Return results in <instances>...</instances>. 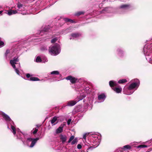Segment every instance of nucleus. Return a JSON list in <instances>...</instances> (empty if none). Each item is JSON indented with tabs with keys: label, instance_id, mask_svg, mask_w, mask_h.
<instances>
[{
	"label": "nucleus",
	"instance_id": "f257e3e1",
	"mask_svg": "<svg viewBox=\"0 0 152 152\" xmlns=\"http://www.w3.org/2000/svg\"><path fill=\"white\" fill-rule=\"evenodd\" d=\"M49 53L52 55L56 56L59 54L61 51V48L58 44L49 47Z\"/></svg>",
	"mask_w": 152,
	"mask_h": 152
},
{
	"label": "nucleus",
	"instance_id": "f03ea898",
	"mask_svg": "<svg viewBox=\"0 0 152 152\" xmlns=\"http://www.w3.org/2000/svg\"><path fill=\"white\" fill-rule=\"evenodd\" d=\"M143 52L146 56H148L151 55L152 52V44L145 45L143 48Z\"/></svg>",
	"mask_w": 152,
	"mask_h": 152
},
{
	"label": "nucleus",
	"instance_id": "7ed1b4c3",
	"mask_svg": "<svg viewBox=\"0 0 152 152\" xmlns=\"http://www.w3.org/2000/svg\"><path fill=\"white\" fill-rule=\"evenodd\" d=\"M18 57H15L13 59L11 60L10 61V63L12 67L15 69V71L18 75H20L19 71L16 68L15 64H18L19 60L18 59Z\"/></svg>",
	"mask_w": 152,
	"mask_h": 152
},
{
	"label": "nucleus",
	"instance_id": "20e7f679",
	"mask_svg": "<svg viewBox=\"0 0 152 152\" xmlns=\"http://www.w3.org/2000/svg\"><path fill=\"white\" fill-rule=\"evenodd\" d=\"M140 84V81L138 79H135L134 82L132 83L128 88L129 90H131L135 88H137Z\"/></svg>",
	"mask_w": 152,
	"mask_h": 152
},
{
	"label": "nucleus",
	"instance_id": "39448f33",
	"mask_svg": "<svg viewBox=\"0 0 152 152\" xmlns=\"http://www.w3.org/2000/svg\"><path fill=\"white\" fill-rule=\"evenodd\" d=\"M66 79L67 80H69L72 83H75L77 79L75 78L74 77H66Z\"/></svg>",
	"mask_w": 152,
	"mask_h": 152
},
{
	"label": "nucleus",
	"instance_id": "423d86ee",
	"mask_svg": "<svg viewBox=\"0 0 152 152\" xmlns=\"http://www.w3.org/2000/svg\"><path fill=\"white\" fill-rule=\"evenodd\" d=\"M3 118L7 121H11V119L7 115L5 114L3 112L1 113Z\"/></svg>",
	"mask_w": 152,
	"mask_h": 152
},
{
	"label": "nucleus",
	"instance_id": "0eeeda50",
	"mask_svg": "<svg viewBox=\"0 0 152 152\" xmlns=\"http://www.w3.org/2000/svg\"><path fill=\"white\" fill-rule=\"evenodd\" d=\"M80 34L78 33H73L71 34V36L70 37V39H75L77 38L80 36Z\"/></svg>",
	"mask_w": 152,
	"mask_h": 152
},
{
	"label": "nucleus",
	"instance_id": "6e6552de",
	"mask_svg": "<svg viewBox=\"0 0 152 152\" xmlns=\"http://www.w3.org/2000/svg\"><path fill=\"white\" fill-rule=\"evenodd\" d=\"M39 139V138H34L32 141L30 145V147L31 148L33 147L35 145V144L37 142V141Z\"/></svg>",
	"mask_w": 152,
	"mask_h": 152
},
{
	"label": "nucleus",
	"instance_id": "1a4fd4ad",
	"mask_svg": "<svg viewBox=\"0 0 152 152\" xmlns=\"http://www.w3.org/2000/svg\"><path fill=\"white\" fill-rule=\"evenodd\" d=\"M67 137L65 135H61L60 136V139L62 141L63 143H64L66 141Z\"/></svg>",
	"mask_w": 152,
	"mask_h": 152
},
{
	"label": "nucleus",
	"instance_id": "9d476101",
	"mask_svg": "<svg viewBox=\"0 0 152 152\" xmlns=\"http://www.w3.org/2000/svg\"><path fill=\"white\" fill-rule=\"evenodd\" d=\"M44 60V61H42L40 57L39 56L37 57L36 58V61L37 62H39L41 61H42L43 62H45L46 61H47V59L46 58H45Z\"/></svg>",
	"mask_w": 152,
	"mask_h": 152
},
{
	"label": "nucleus",
	"instance_id": "9b49d317",
	"mask_svg": "<svg viewBox=\"0 0 152 152\" xmlns=\"http://www.w3.org/2000/svg\"><path fill=\"white\" fill-rule=\"evenodd\" d=\"M109 85L111 87H114L115 86H117L118 85L113 80H111L109 82Z\"/></svg>",
	"mask_w": 152,
	"mask_h": 152
},
{
	"label": "nucleus",
	"instance_id": "f8f14e48",
	"mask_svg": "<svg viewBox=\"0 0 152 152\" xmlns=\"http://www.w3.org/2000/svg\"><path fill=\"white\" fill-rule=\"evenodd\" d=\"M77 102L76 101L73 100L70 101L68 102L67 105L72 106L76 104Z\"/></svg>",
	"mask_w": 152,
	"mask_h": 152
},
{
	"label": "nucleus",
	"instance_id": "ddd939ff",
	"mask_svg": "<svg viewBox=\"0 0 152 152\" xmlns=\"http://www.w3.org/2000/svg\"><path fill=\"white\" fill-rule=\"evenodd\" d=\"M17 13V11L16 10H10L8 11L7 14L9 15H10L12 14H16Z\"/></svg>",
	"mask_w": 152,
	"mask_h": 152
},
{
	"label": "nucleus",
	"instance_id": "4468645a",
	"mask_svg": "<svg viewBox=\"0 0 152 152\" xmlns=\"http://www.w3.org/2000/svg\"><path fill=\"white\" fill-rule=\"evenodd\" d=\"M113 90L115 91L117 93H121L122 90V89L121 88H113Z\"/></svg>",
	"mask_w": 152,
	"mask_h": 152
},
{
	"label": "nucleus",
	"instance_id": "2eb2a0df",
	"mask_svg": "<svg viewBox=\"0 0 152 152\" xmlns=\"http://www.w3.org/2000/svg\"><path fill=\"white\" fill-rule=\"evenodd\" d=\"M111 9L108 7L102 10L101 12L103 13H108L109 11L111 10Z\"/></svg>",
	"mask_w": 152,
	"mask_h": 152
},
{
	"label": "nucleus",
	"instance_id": "dca6fc26",
	"mask_svg": "<svg viewBox=\"0 0 152 152\" xmlns=\"http://www.w3.org/2000/svg\"><path fill=\"white\" fill-rule=\"evenodd\" d=\"M48 29L47 28L45 27L44 28V30L41 31L39 33V35H42L43 34H46V33L48 31Z\"/></svg>",
	"mask_w": 152,
	"mask_h": 152
},
{
	"label": "nucleus",
	"instance_id": "f3484780",
	"mask_svg": "<svg viewBox=\"0 0 152 152\" xmlns=\"http://www.w3.org/2000/svg\"><path fill=\"white\" fill-rule=\"evenodd\" d=\"M106 98V96L104 94H102L99 95L98 97V99L99 100H101Z\"/></svg>",
	"mask_w": 152,
	"mask_h": 152
},
{
	"label": "nucleus",
	"instance_id": "a211bd4d",
	"mask_svg": "<svg viewBox=\"0 0 152 152\" xmlns=\"http://www.w3.org/2000/svg\"><path fill=\"white\" fill-rule=\"evenodd\" d=\"M58 118V117H57L56 116H54L53 117L52 120L51 121V123L53 124H54L56 121L58 120L57 122L56 123H58V120H57V118Z\"/></svg>",
	"mask_w": 152,
	"mask_h": 152
},
{
	"label": "nucleus",
	"instance_id": "6ab92c4d",
	"mask_svg": "<svg viewBox=\"0 0 152 152\" xmlns=\"http://www.w3.org/2000/svg\"><path fill=\"white\" fill-rule=\"evenodd\" d=\"M61 75L59 74V72L58 71H54L51 72L50 74L49 75Z\"/></svg>",
	"mask_w": 152,
	"mask_h": 152
},
{
	"label": "nucleus",
	"instance_id": "aec40b11",
	"mask_svg": "<svg viewBox=\"0 0 152 152\" xmlns=\"http://www.w3.org/2000/svg\"><path fill=\"white\" fill-rule=\"evenodd\" d=\"M63 130V127H59L56 130V133L58 134L61 133Z\"/></svg>",
	"mask_w": 152,
	"mask_h": 152
},
{
	"label": "nucleus",
	"instance_id": "412c9836",
	"mask_svg": "<svg viewBox=\"0 0 152 152\" xmlns=\"http://www.w3.org/2000/svg\"><path fill=\"white\" fill-rule=\"evenodd\" d=\"M117 51L118 54L119 56H122L123 52L121 49H118L117 50Z\"/></svg>",
	"mask_w": 152,
	"mask_h": 152
},
{
	"label": "nucleus",
	"instance_id": "4be33fe9",
	"mask_svg": "<svg viewBox=\"0 0 152 152\" xmlns=\"http://www.w3.org/2000/svg\"><path fill=\"white\" fill-rule=\"evenodd\" d=\"M63 20L66 22H70L71 23H73L74 21L72 20L69 19L67 18H63Z\"/></svg>",
	"mask_w": 152,
	"mask_h": 152
},
{
	"label": "nucleus",
	"instance_id": "5701e85b",
	"mask_svg": "<svg viewBox=\"0 0 152 152\" xmlns=\"http://www.w3.org/2000/svg\"><path fill=\"white\" fill-rule=\"evenodd\" d=\"M127 82V80L125 79H123L119 80L118 83L120 84H123Z\"/></svg>",
	"mask_w": 152,
	"mask_h": 152
},
{
	"label": "nucleus",
	"instance_id": "b1692460",
	"mask_svg": "<svg viewBox=\"0 0 152 152\" xmlns=\"http://www.w3.org/2000/svg\"><path fill=\"white\" fill-rule=\"evenodd\" d=\"M11 129L12 130V132L15 135L16 133V130L15 127L12 125H11Z\"/></svg>",
	"mask_w": 152,
	"mask_h": 152
},
{
	"label": "nucleus",
	"instance_id": "393cba45",
	"mask_svg": "<svg viewBox=\"0 0 152 152\" xmlns=\"http://www.w3.org/2000/svg\"><path fill=\"white\" fill-rule=\"evenodd\" d=\"M131 146L129 145H126L123 147V149L124 150L129 149L131 148Z\"/></svg>",
	"mask_w": 152,
	"mask_h": 152
},
{
	"label": "nucleus",
	"instance_id": "a878e982",
	"mask_svg": "<svg viewBox=\"0 0 152 152\" xmlns=\"http://www.w3.org/2000/svg\"><path fill=\"white\" fill-rule=\"evenodd\" d=\"M30 80L31 81H37L39 80V79L37 77H31L30 78Z\"/></svg>",
	"mask_w": 152,
	"mask_h": 152
},
{
	"label": "nucleus",
	"instance_id": "bb28decb",
	"mask_svg": "<svg viewBox=\"0 0 152 152\" xmlns=\"http://www.w3.org/2000/svg\"><path fill=\"white\" fill-rule=\"evenodd\" d=\"M84 13V12H77L75 14V15L77 16H79L82 14H83Z\"/></svg>",
	"mask_w": 152,
	"mask_h": 152
},
{
	"label": "nucleus",
	"instance_id": "cd10ccee",
	"mask_svg": "<svg viewBox=\"0 0 152 152\" xmlns=\"http://www.w3.org/2000/svg\"><path fill=\"white\" fill-rule=\"evenodd\" d=\"M147 147V145H138L137 146V147L138 148H146Z\"/></svg>",
	"mask_w": 152,
	"mask_h": 152
},
{
	"label": "nucleus",
	"instance_id": "c85d7f7f",
	"mask_svg": "<svg viewBox=\"0 0 152 152\" xmlns=\"http://www.w3.org/2000/svg\"><path fill=\"white\" fill-rule=\"evenodd\" d=\"M74 136L73 135L70 138L69 140L68 141V143H70L72 140H74Z\"/></svg>",
	"mask_w": 152,
	"mask_h": 152
},
{
	"label": "nucleus",
	"instance_id": "c756f323",
	"mask_svg": "<svg viewBox=\"0 0 152 152\" xmlns=\"http://www.w3.org/2000/svg\"><path fill=\"white\" fill-rule=\"evenodd\" d=\"M77 140L76 139H75L72 141L71 142L72 145H74L77 143Z\"/></svg>",
	"mask_w": 152,
	"mask_h": 152
},
{
	"label": "nucleus",
	"instance_id": "7c9ffc66",
	"mask_svg": "<svg viewBox=\"0 0 152 152\" xmlns=\"http://www.w3.org/2000/svg\"><path fill=\"white\" fill-rule=\"evenodd\" d=\"M57 40V38H55L51 40V42L52 43H54L56 42Z\"/></svg>",
	"mask_w": 152,
	"mask_h": 152
},
{
	"label": "nucleus",
	"instance_id": "2f4dec72",
	"mask_svg": "<svg viewBox=\"0 0 152 152\" xmlns=\"http://www.w3.org/2000/svg\"><path fill=\"white\" fill-rule=\"evenodd\" d=\"M146 58L147 60L149 59V63L152 64V58H149V57H146Z\"/></svg>",
	"mask_w": 152,
	"mask_h": 152
},
{
	"label": "nucleus",
	"instance_id": "473e14b6",
	"mask_svg": "<svg viewBox=\"0 0 152 152\" xmlns=\"http://www.w3.org/2000/svg\"><path fill=\"white\" fill-rule=\"evenodd\" d=\"M129 6L127 5H123L121 6V8H125Z\"/></svg>",
	"mask_w": 152,
	"mask_h": 152
},
{
	"label": "nucleus",
	"instance_id": "72a5a7b5",
	"mask_svg": "<svg viewBox=\"0 0 152 152\" xmlns=\"http://www.w3.org/2000/svg\"><path fill=\"white\" fill-rule=\"evenodd\" d=\"M20 13L22 14H23V15L28 14V13L26 12V11H24V10H23V11H21V12Z\"/></svg>",
	"mask_w": 152,
	"mask_h": 152
},
{
	"label": "nucleus",
	"instance_id": "f704fd0d",
	"mask_svg": "<svg viewBox=\"0 0 152 152\" xmlns=\"http://www.w3.org/2000/svg\"><path fill=\"white\" fill-rule=\"evenodd\" d=\"M10 50H7L5 53V56L7 58V55L9 53Z\"/></svg>",
	"mask_w": 152,
	"mask_h": 152
},
{
	"label": "nucleus",
	"instance_id": "c9c22d12",
	"mask_svg": "<svg viewBox=\"0 0 152 152\" xmlns=\"http://www.w3.org/2000/svg\"><path fill=\"white\" fill-rule=\"evenodd\" d=\"M38 130L36 128H35L33 132V134H35L37 133V132L38 131Z\"/></svg>",
	"mask_w": 152,
	"mask_h": 152
},
{
	"label": "nucleus",
	"instance_id": "e433bc0d",
	"mask_svg": "<svg viewBox=\"0 0 152 152\" xmlns=\"http://www.w3.org/2000/svg\"><path fill=\"white\" fill-rule=\"evenodd\" d=\"M72 121V120L71 119H69L67 121V124L68 125L70 124V123Z\"/></svg>",
	"mask_w": 152,
	"mask_h": 152
},
{
	"label": "nucleus",
	"instance_id": "4c0bfd02",
	"mask_svg": "<svg viewBox=\"0 0 152 152\" xmlns=\"http://www.w3.org/2000/svg\"><path fill=\"white\" fill-rule=\"evenodd\" d=\"M18 7L19 9L22 8V5L21 4H18Z\"/></svg>",
	"mask_w": 152,
	"mask_h": 152
},
{
	"label": "nucleus",
	"instance_id": "58836bf2",
	"mask_svg": "<svg viewBox=\"0 0 152 152\" xmlns=\"http://www.w3.org/2000/svg\"><path fill=\"white\" fill-rule=\"evenodd\" d=\"M82 146L80 144H78L77 145V148L78 149H80L81 148Z\"/></svg>",
	"mask_w": 152,
	"mask_h": 152
},
{
	"label": "nucleus",
	"instance_id": "ea45409f",
	"mask_svg": "<svg viewBox=\"0 0 152 152\" xmlns=\"http://www.w3.org/2000/svg\"><path fill=\"white\" fill-rule=\"evenodd\" d=\"M88 135V134H84L83 136V138H84V139H86V135Z\"/></svg>",
	"mask_w": 152,
	"mask_h": 152
},
{
	"label": "nucleus",
	"instance_id": "a19ab883",
	"mask_svg": "<svg viewBox=\"0 0 152 152\" xmlns=\"http://www.w3.org/2000/svg\"><path fill=\"white\" fill-rule=\"evenodd\" d=\"M34 138H29L27 139V140H29V141H32L34 140Z\"/></svg>",
	"mask_w": 152,
	"mask_h": 152
},
{
	"label": "nucleus",
	"instance_id": "79ce46f5",
	"mask_svg": "<svg viewBox=\"0 0 152 152\" xmlns=\"http://www.w3.org/2000/svg\"><path fill=\"white\" fill-rule=\"evenodd\" d=\"M41 49L42 50H47V48H41Z\"/></svg>",
	"mask_w": 152,
	"mask_h": 152
},
{
	"label": "nucleus",
	"instance_id": "37998d69",
	"mask_svg": "<svg viewBox=\"0 0 152 152\" xmlns=\"http://www.w3.org/2000/svg\"><path fill=\"white\" fill-rule=\"evenodd\" d=\"M26 76H32V75H30L28 73V74H26Z\"/></svg>",
	"mask_w": 152,
	"mask_h": 152
},
{
	"label": "nucleus",
	"instance_id": "c03bdc74",
	"mask_svg": "<svg viewBox=\"0 0 152 152\" xmlns=\"http://www.w3.org/2000/svg\"><path fill=\"white\" fill-rule=\"evenodd\" d=\"M3 12V11H0V14H1Z\"/></svg>",
	"mask_w": 152,
	"mask_h": 152
},
{
	"label": "nucleus",
	"instance_id": "a18cd8bd",
	"mask_svg": "<svg viewBox=\"0 0 152 152\" xmlns=\"http://www.w3.org/2000/svg\"><path fill=\"white\" fill-rule=\"evenodd\" d=\"M18 67H20V64H18Z\"/></svg>",
	"mask_w": 152,
	"mask_h": 152
},
{
	"label": "nucleus",
	"instance_id": "49530a36",
	"mask_svg": "<svg viewBox=\"0 0 152 152\" xmlns=\"http://www.w3.org/2000/svg\"><path fill=\"white\" fill-rule=\"evenodd\" d=\"M27 77V78H29V77H28H28Z\"/></svg>",
	"mask_w": 152,
	"mask_h": 152
},
{
	"label": "nucleus",
	"instance_id": "de8ad7c7",
	"mask_svg": "<svg viewBox=\"0 0 152 152\" xmlns=\"http://www.w3.org/2000/svg\"><path fill=\"white\" fill-rule=\"evenodd\" d=\"M37 127H39V126L38 125H37Z\"/></svg>",
	"mask_w": 152,
	"mask_h": 152
}]
</instances>
